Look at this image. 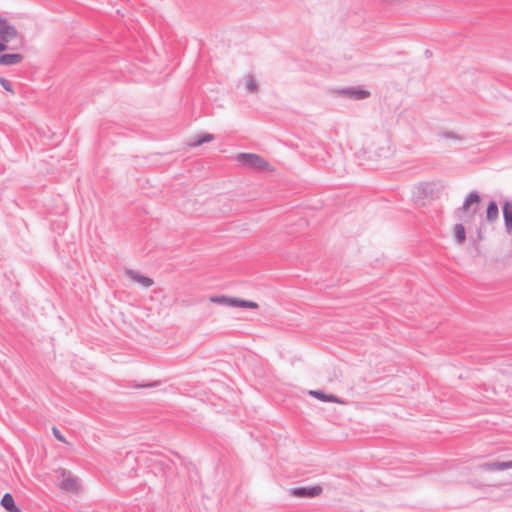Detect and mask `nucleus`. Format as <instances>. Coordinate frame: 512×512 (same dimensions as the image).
Here are the masks:
<instances>
[{
	"label": "nucleus",
	"mask_w": 512,
	"mask_h": 512,
	"mask_svg": "<svg viewBox=\"0 0 512 512\" xmlns=\"http://www.w3.org/2000/svg\"><path fill=\"white\" fill-rule=\"evenodd\" d=\"M480 203V196L477 192H471L465 198L461 207L454 211V216L461 221L453 227V238L456 244L462 245L466 239V230L464 223L471 222L476 213L478 212V206Z\"/></svg>",
	"instance_id": "nucleus-1"
},
{
	"label": "nucleus",
	"mask_w": 512,
	"mask_h": 512,
	"mask_svg": "<svg viewBox=\"0 0 512 512\" xmlns=\"http://www.w3.org/2000/svg\"><path fill=\"white\" fill-rule=\"evenodd\" d=\"M22 40L18 29L0 14V53L9 49V43Z\"/></svg>",
	"instance_id": "nucleus-2"
},
{
	"label": "nucleus",
	"mask_w": 512,
	"mask_h": 512,
	"mask_svg": "<svg viewBox=\"0 0 512 512\" xmlns=\"http://www.w3.org/2000/svg\"><path fill=\"white\" fill-rule=\"evenodd\" d=\"M237 160L244 167L260 170L272 171L271 165L261 156L253 153H240L237 155Z\"/></svg>",
	"instance_id": "nucleus-3"
},
{
	"label": "nucleus",
	"mask_w": 512,
	"mask_h": 512,
	"mask_svg": "<svg viewBox=\"0 0 512 512\" xmlns=\"http://www.w3.org/2000/svg\"><path fill=\"white\" fill-rule=\"evenodd\" d=\"M209 301L214 304L227 306V307H238V308H250L257 309L258 304L253 301L242 300L239 298L229 297L225 295H217L209 297Z\"/></svg>",
	"instance_id": "nucleus-4"
},
{
	"label": "nucleus",
	"mask_w": 512,
	"mask_h": 512,
	"mask_svg": "<svg viewBox=\"0 0 512 512\" xmlns=\"http://www.w3.org/2000/svg\"><path fill=\"white\" fill-rule=\"evenodd\" d=\"M321 493L322 487L318 485L290 489V495L299 498H313L319 496Z\"/></svg>",
	"instance_id": "nucleus-5"
},
{
	"label": "nucleus",
	"mask_w": 512,
	"mask_h": 512,
	"mask_svg": "<svg viewBox=\"0 0 512 512\" xmlns=\"http://www.w3.org/2000/svg\"><path fill=\"white\" fill-rule=\"evenodd\" d=\"M478 469L486 472H498L504 471L507 469H512V460L511 461H488L483 462L478 465Z\"/></svg>",
	"instance_id": "nucleus-6"
},
{
	"label": "nucleus",
	"mask_w": 512,
	"mask_h": 512,
	"mask_svg": "<svg viewBox=\"0 0 512 512\" xmlns=\"http://www.w3.org/2000/svg\"><path fill=\"white\" fill-rule=\"evenodd\" d=\"M61 483L60 487L66 491H77L79 489L78 480L69 471L61 469L60 471Z\"/></svg>",
	"instance_id": "nucleus-7"
},
{
	"label": "nucleus",
	"mask_w": 512,
	"mask_h": 512,
	"mask_svg": "<svg viewBox=\"0 0 512 512\" xmlns=\"http://www.w3.org/2000/svg\"><path fill=\"white\" fill-rule=\"evenodd\" d=\"M339 94L354 100H363L370 96V92L358 87L345 88L339 91Z\"/></svg>",
	"instance_id": "nucleus-8"
},
{
	"label": "nucleus",
	"mask_w": 512,
	"mask_h": 512,
	"mask_svg": "<svg viewBox=\"0 0 512 512\" xmlns=\"http://www.w3.org/2000/svg\"><path fill=\"white\" fill-rule=\"evenodd\" d=\"M126 275L129 277L130 280L138 283L139 285H141L144 288L151 287L154 284V281L152 278L142 275L138 271H135L132 269H127Z\"/></svg>",
	"instance_id": "nucleus-9"
},
{
	"label": "nucleus",
	"mask_w": 512,
	"mask_h": 512,
	"mask_svg": "<svg viewBox=\"0 0 512 512\" xmlns=\"http://www.w3.org/2000/svg\"><path fill=\"white\" fill-rule=\"evenodd\" d=\"M506 233L512 236V201L506 200L502 205Z\"/></svg>",
	"instance_id": "nucleus-10"
},
{
	"label": "nucleus",
	"mask_w": 512,
	"mask_h": 512,
	"mask_svg": "<svg viewBox=\"0 0 512 512\" xmlns=\"http://www.w3.org/2000/svg\"><path fill=\"white\" fill-rule=\"evenodd\" d=\"M309 395L313 396L314 398H316L320 401H324V402H335V403L342 404V405L347 404V402L345 400L338 398L337 396L332 395V394H325L324 392L319 391V390H310Z\"/></svg>",
	"instance_id": "nucleus-11"
},
{
	"label": "nucleus",
	"mask_w": 512,
	"mask_h": 512,
	"mask_svg": "<svg viewBox=\"0 0 512 512\" xmlns=\"http://www.w3.org/2000/svg\"><path fill=\"white\" fill-rule=\"evenodd\" d=\"M241 84L248 93L255 94L259 91L258 81L252 74L245 75L241 80Z\"/></svg>",
	"instance_id": "nucleus-12"
},
{
	"label": "nucleus",
	"mask_w": 512,
	"mask_h": 512,
	"mask_svg": "<svg viewBox=\"0 0 512 512\" xmlns=\"http://www.w3.org/2000/svg\"><path fill=\"white\" fill-rule=\"evenodd\" d=\"M23 55L19 53L1 54L0 65L13 66L18 65L23 61Z\"/></svg>",
	"instance_id": "nucleus-13"
},
{
	"label": "nucleus",
	"mask_w": 512,
	"mask_h": 512,
	"mask_svg": "<svg viewBox=\"0 0 512 512\" xmlns=\"http://www.w3.org/2000/svg\"><path fill=\"white\" fill-rule=\"evenodd\" d=\"M1 505L8 512H21L20 509L15 505L13 496L9 493L4 494L1 500Z\"/></svg>",
	"instance_id": "nucleus-14"
},
{
	"label": "nucleus",
	"mask_w": 512,
	"mask_h": 512,
	"mask_svg": "<svg viewBox=\"0 0 512 512\" xmlns=\"http://www.w3.org/2000/svg\"><path fill=\"white\" fill-rule=\"evenodd\" d=\"M499 216V209H498V206L496 204V202L494 201H491L489 204H488V207H487V211H486V219L489 221V222H494L497 220Z\"/></svg>",
	"instance_id": "nucleus-15"
},
{
	"label": "nucleus",
	"mask_w": 512,
	"mask_h": 512,
	"mask_svg": "<svg viewBox=\"0 0 512 512\" xmlns=\"http://www.w3.org/2000/svg\"><path fill=\"white\" fill-rule=\"evenodd\" d=\"M214 139V136L212 134L206 133L202 136H199L194 142L190 144L191 147H197L202 145L203 143L210 142Z\"/></svg>",
	"instance_id": "nucleus-16"
},
{
	"label": "nucleus",
	"mask_w": 512,
	"mask_h": 512,
	"mask_svg": "<svg viewBox=\"0 0 512 512\" xmlns=\"http://www.w3.org/2000/svg\"><path fill=\"white\" fill-rule=\"evenodd\" d=\"M434 188H435V184L431 183V182L421 183L418 186V189L421 190L424 195L433 193Z\"/></svg>",
	"instance_id": "nucleus-17"
},
{
	"label": "nucleus",
	"mask_w": 512,
	"mask_h": 512,
	"mask_svg": "<svg viewBox=\"0 0 512 512\" xmlns=\"http://www.w3.org/2000/svg\"><path fill=\"white\" fill-rule=\"evenodd\" d=\"M0 85L8 92H11V93H14V90H13V87H12V83L5 79V78H0Z\"/></svg>",
	"instance_id": "nucleus-18"
},
{
	"label": "nucleus",
	"mask_w": 512,
	"mask_h": 512,
	"mask_svg": "<svg viewBox=\"0 0 512 512\" xmlns=\"http://www.w3.org/2000/svg\"><path fill=\"white\" fill-rule=\"evenodd\" d=\"M52 433L58 441L67 443L64 436L61 434V432L56 427L52 428Z\"/></svg>",
	"instance_id": "nucleus-19"
},
{
	"label": "nucleus",
	"mask_w": 512,
	"mask_h": 512,
	"mask_svg": "<svg viewBox=\"0 0 512 512\" xmlns=\"http://www.w3.org/2000/svg\"><path fill=\"white\" fill-rule=\"evenodd\" d=\"M446 137H448V138H454V139H458V140H460V139H461L459 136H457L456 134H454V133H452V132L447 133V134H446Z\"/></svg>",
	"instance_id": "nucleus-20"
}]
</instances>
